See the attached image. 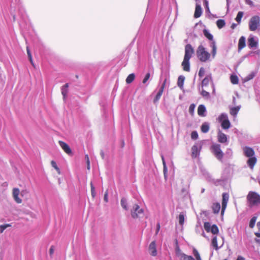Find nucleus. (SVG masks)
<instances>
[{"label":"nucleus","instance_id":"nucleus-1","mask_svg":"<svg viewBox=\"0 0 260 260\" xmlns=\"http://www.w3.org/2000/svg\"><path fill=\"white\" fill-rule=\"evenodd\" d=\"M196 55L199 60L203 62L210 61L211 57L213 59L212 57V52L210 53L202 45H199L197 48Z\"/></svg>","mask_w":260,"mask_h":260},{"label":"nucleus","instance_id":"nucleus-2","mask_svg":"<svg viewBox=\"0 0 260 260\" xmlns=\"http://www.w3.org/2000/svg\"><path fill=\"white\" fill-rule=\"evenodd\" d=\"M192 253L195 258L191 255H188L181 252L179 248L176 249V255L179 257V260H202L199 252L196 248L193 249Z\"/></svg>","mask_w":260,"mask_h":260},{"label":"nucleus","instance_id":"nucleus-3","mask_svg":"<svg viewBox=\"0 0 260 260\" xmlns=\"http://www.w3.org/2000/svg\"><path fill=\"white\" fill-rule=\"evenodd\" d=\"M203 34L211 42L210 43V46L212 48V57L213 58H214L216 54V51H217V47L216 45V42L213 39V35L210 33L208 30L206 29H204L203 30Z\"/></svg>","mask_w":260,"mask_h":260},{"label":"nucleus","instance_id":"nucleus-4","mask_svg":"<svg viewBox=\"0 0 260 260\" xmlns=\"http://www.w3.org/2000/svg\"><path fill=\"white\" fill-rule=\"evenodd\" d=\"M210 150L216 158L220 161H222L223 157V152L221 150L220 145L214 143L210 148Z\"/></svg>","mask_w":260,"mask_h":260},{"label":"nucleus","instance_id":"nucleus-5","mask_svg":"<svg viewBox=\"0 0 260 260\" xmlns=\"http://www.w3.org/2000/svg\"><path fill=\"white\" fill-rule=\"evenodd\" d=\"M247 200L250 206H256L260 204V196L255 192H249L247 196Z\"/></svg>","mask_w":260,"mask_h":260},{"label":"nucleus","instance_id":"nucleus-6","mask_svg":"<svg viewBox=\"0 0 260 260\" xmlns=\"http://www.w3.org/2000/svg\"><path fill=\"white\" fill-rule=\"evenodd\" d=\"M260 27V17L257 15L252 16L249 21V29L255 31Z\"/></svg>","mask_w":260,"mask_h":260},{"label":"nucleus","instance_id":"nucleus-7","mask_svg":"<svg viewBox=\"0 0 260 260\" xmlns=\"http://www.w3.org/2000/svg\"><path fill=\"white\" fill-rule=\"evenodd\" d=\"M144 210L140 207L135 204L131 210V215L133 218H142L144 216Z\"/></svg>","mask_w":260,"mask_h":260},{"label":"nucleus","instance_id":"nucleus-8","mask_svg":"<svg viewBox=\"0 0 260 260\" xmlns=\"http://www.w3.org/2000/svg\"><path fill=\"white\" fill-rule=\"evenodd\" d=\"M218 121L221 123V127L224 129H228L231 126V123L226 113H222L218 117Z\"/></svg>","mask_w":260,"mask_h":260},{"label":"nucleus","instance_id":"nucleus-9","mask_svg":"<svg viewBox=\"0 0 260 260\" xmlns=\"http://www.w3.org/2000/svg\"><path fill=\"white\" fill-rule=\"evenodd\" d=\"M203 146V142L200 141L196 143L191 148V157L196 158L200 155Z\"/></svg>","mask_w":260,"mask_h":260},{"label":"nucleus","instance_id":"nucleus-10","mask_svg":"<svg viewBox=\"0 0 260 260\" xmlns=\"http://www.w3.org/2000/svg\"><path fill=\"white\" fill-rule=\"evenodd\" d=\"M248 46L250 49H255L258 47V39L252 35L248 38Z\"/></svg>","mask_w":260,"mask_h":260},{"label":"nucleus","instance_id":"nucleus-11","mask_svg":"<svg viewBox=\"0 0 260 260\" xmlns=\"http://www.w3.org/2000/svg\"><path fill=\"white\" fill-rule=\"evenodd\" d=\"M194 49L192 46L188 44L185 47V54L184 58L190 59L192 57V54L194 53Z\"/></svg>","mask_w":260,"mask_h":260},{"label":"nucleus","instance_id":"nucleus-12","mask_svg":"<svg viewBox=\"0 0 260 260\" xmlns=\"http://www.w3.org/2000/svg\"><path fill=\"white\" fill-rule=\"evenodd\" d=\"M229 199V194L226 192L222 193L221 214L223 215L226 207L228 202Z\"/></svg>","mask_w":260,"mask_h":260},{"label":"nucleus","instance_id":"nucleus-13","mask_svg":"<svg viewBox=\"0 0 260 260\" xmlns=\"http://www.w3.org/2000/svg\"><path fill=\"white\" fill-rule=\"evenodd\" d=\"M244 154L248 157H253L254 155V151L253 149L249 147L246 146L243 148Z\"/></svg>","mask_w":260,"mask_h":260},{"label":"nucleus","instance_id":"nucleus-14","mask_svg":"<svg viewBox=\"0 0 260 260\" xmlns=\"http://www.w3.org/2000/svg\"><path fill=\"white\" fill-rule=\"evenodd\" d=\"M60 146L64 150V151L69 155L72 154V150L69 146L65 142L59 141L58 142Z\"/></svg>","mask_w":260,"mask_h":260},{"label":"nucleus","instance_id":"nucleus-15","mask_svg":"<svg viewBox=\"0 0 260 260\" xmlns=\"http://www.w3.org/2000/svg\"><path fill=\"white\" fill-rule=\"evenodd\" d=\"M217 139L218 141L221 143H225L228 142L227 136L221 131H219L217 134Z\"/></svg>","mask_w":260,"mask_h":260},{"label":"nucleus","instance_id":"nucleus-16","mask_svg":"<svg viewBox=\"0 0 260 260\" xmlns=\"http://www.w3.org/2000/svg\"><path fill=\"white\" fill-rule=\"evenodd\" d=\"M149 252L152 256H156L157 255V250L156 243L155 241H152L149 246Z\"/></svg>","mask_w":260,"mask_h":260},{"label":"nucleus","instance_id":"nucleus-17","mask_svg":"<svg viewBox=\"0 0 260 260\" xmlns=\"http://www.w3.org/2000/svg\"><path fill=\"white\" fill-rule=\"evenodd\" d=\"M189 59L183 58V60L181 63V66L184 71L186 72L190 71V62Z\"/></svg>","mask_w":260,"mask_h":260},{"label":"nucleus","instance_id":"nucleus-18","mask_svg":"<svg viewBox=\"0 0 260 260\" xmlns=\"http://www.w3.org/2000/svg\"><path fill=\"white\" fill-rule=\"evenodd\" d=\"M207 110L204 105H200L198 108V114L200 116L205 117L206 116Z\"/></svg>","mask_w":260,"mask_h":260},{"label":"nucleus","instance_id":"nucleus-19","mask_svg":"<svg viewBox=\"0 0 260 260\" xmlns=\"http://www.w3.org/2000/svg\"><path fill=\"white\" fill-rule=\"evenodd\" d=\"M20 191L18 188H14L13 190V196L14 200L17 203H21L22 202L21 199H20L18 196L19 194Z\"/></svg>","mask_w":260,"mask_h":260},{"label":"nucleus","instance_id":"nucleus-20","mask_svg":"<svg viewBox=\"0 0 260 260\" xmlns=\"http://www.w3.org/2000/svg\"><path fill=\"white\" fill-rule=\"evenodd\" d=\"M246 39L244 36L240 38L238 42V51H240L246 46Z\"/></svg>","mask_w":260,"mask_h":260},{"label":"nucleus","instance_id":"nucleus-21","mask_svg":"<svg viewBox=\"0 0 260 260\" xmlns=\"http://www.w3.org/2000/svg\"><path fill=\"white\" fill-rule=\"evenodd\" d=\"M202 14V9L200 4H197L196 6V9L194 14V17L195 18L200 17Z\"/></svg>","mask_w":260,"mask_h":260},{"label":"nucleus","instance_id":"nucleus-22","mask_svg":"<svg viewBox=\"0 0 260 260\" xmlns=\"http://www.w3.org/2000/svg\"><path fill=\"white\" fill-rule=\"evenodd\" d=\"M257 159L255 157H250L247 160V165L251 169H253L254 165L256 162Z\"/></svg>","mask_w":260,"mask_h":260},{"label":"nucleus","instance_id":"nucleus-23","mask_svg":"<svg viewBox=\"0 0 260 260\" xmlns=\"http://www.w3.org/2000/svg\"><path fill=\"white\" fill-rule=\"evenodd\" d=\"M68 87H69V84L66 83L65 85H64L63 86H62V87L61 88V94L63 96V100H65L66 96H67V94L68 93Z\"/></svg>","mask_w":260,"mask_h":260},{"label":"nucleus","instance_id":"nucleus-24","mask_svg":"<svg viewBox=\"0 0 260 260\" xmlns=\"http://www.w3.org/2000/svg\"><path fill=\"white\" fill-rule=\"evenodd\" d=\"M241 108V106L239 105L236 107H232L230 108V114L234 117H236Z\"/></svg>","mask_w":260,"mask_h":260},{"label":"nucleus","instance_id":"nucleus-25","mask_svg":"<svg viewBox=\"0 0 260 260\" xmlns=\"http://www.w3.org/2000/svg\"><path fill=\"white\" fill-rule=\"evenodd\" d=\"M220 208V205L219 203H214L213 204L212 206L213 212L215 214L219 213Z\"/></svg>","mask_w":260,"mask_h":260},{"label":"nucleus","instance_id":"nucleus-26","mask_svg":"<svg viewBox=\"0 0 260 260\" xmlns=\"http://www.w3.org/2000/svg\"><path fill=\"white\" fill-rule=\"evenodd\" d=\"M201 131L203 133H207L209 130V124L208 122H204L201 127Z\"/></svg>","mask_w":260,"mask_h":260},{"label":"nucleus","instance_id":"nucleus-27","mask_svg":"<svg viewBox=\"0 0 260 260\" xmlns=\"http://www.w3.org/2000/svg\"><path fill=\"white\" fill-rule=\"evenodd\" d=\"M164 89H163V87H160L158 92L156 93V95L154 99V102L155 103L157 102L160 98Z\"/></svg>","mask_w":260,"mask_h":260},{"label":"nucleus","instance_id":"nucleus-28","mask_svg":"<svg viewBox=\"0 0 260 260\" xmlns=\"http://www.w3.org/2000/svg\"><path fill=\"white\" fill-rule=\"evenodd\" d=\"M164 89H163V87H160L158 92L156 93V95L154 99V102L155 103L157 102L160 98Z\"/></svg>","mask_w":260,"mask_h":260},{"label":"nucleus","instance_id":"nucleus-29","mask_svg":"<svg viewBox=\"0 0 260 260\" xmlns=\"http://www.w3.org/2000/svg\"><path fill=\"white\" fill-rule=\"evenodd\" d=\"M211 79V75L209 74L207 75L202 81V86H207L209 83L210 80Z\"/></svg>","mask_w":260,"mask_h":260},{"label":"nucleus","instance_id":"nucleus-30","mask_svg":"<svg viewBox=\"0 0 260 260\" xmlns=\"http://www.w3.org/2000/svg\"><path fill=\"white\" fill-rule=\"evenodd\" d=\"M121 207L125 210H128L127 200L125 198H122L120 201Z\"/></svg>","mask_w":260,"mask_h":260},{"label":"nucleus","instance_id":"nucleus-31","mask_svg":"<svg viewBox=\"0 0 260 260\" xmlns=\"http://www.w3.org/2000/svg\"><path fill=\"white\" fill-rule=\"evenodd\" d=\"M135 78V75L134 73L129 74L126 79V82L127 84L131 83Z\"/></svg>","mask_w":260,"mask_h":260},{"label":"nucleus","instance_id":"nucleus-32","mask_svg":"<svg viewBox=\"0 0 260 260\" xmlns=\"http://www.w3.org/2000/svg\"><path fill=\"white\" fill-rule=\"evenodd\" d=\"M184 80L185 77L183 76H180L178 77L177 84L179 87L181 88L183 87Z\"/></svg>","mask_w":260,"mask_h":260},{"label":"nucleus","instance_id":"nucleus-33","mask_svg":"<svg viewBox=\"0 0 260 260\" xmlns=\"http://www.w3.org/2000/svg\"><path fill=\"white\" fill-rule=\"evenodd\" d=\"M216 25L218 28L221 29L225 25V22L223 19H218L216 21Z\"/></svg>","mask_w":260,"mask_h":260},{"label":"nucleus","instance_id":"nucleus-34","mask_svg":"<svg viewBox=\"0 0 260 260\" xmlns=\"http://www.w3.org/2000/svg\"><path fill=\"white\" fill-rule=\"evenodd\" d=\"M212 246L216 249L218 250L219 247L218 246L217 240L216 236H214L212 240Z\"/></svg>","mask_w":260,"mask_h":260},{"label":"nucleus","instance_id":"nucleus-35","mask_svg":"<svg viewBox=\"0 0 260 260\" xmlns=\"http://www.w3.org/2000/svg\"><path fill=\"white\" fill-rule=\"evenodd\" d=\"M231 82L233 84H237L239 82V79L237 75H232L230 77Z\"/></svg>","mask_w":260,"mask_h":260},{"label":"nucleus","instance_id":"nucleus-36","mask_svg":"<svg viewBox=\"0 0 260 260\" xmlns=\"http://www.w3.org/2000/svg\"><path fill=\"white\" fill-rule=\"evenodd\" d=\"M161 157L162 164H163L164 174L165 177H166V174H167V171H168L167 168L164 156L162 155H161Z\"/></svg>","mask_w":260,"mask_h":260},{"label":"nucleus","instance_id":"nucleus-37","mask_svg":"<svg viewBox=\"0 0 260 260\" xmlns=\"http://www.w3.org/2000/svg\"><path fill=\"white\" fill-rule=\"evenodd\" d=\"M243 16V12L240 11L238 13L237 15L235 18V20L239 24L241 22V19Z\"/></svg>","mask_w":260,"mask_h":260},{"label":"nucleus","instance_id":"nucleus-38","mask_svg":"<svg viewBox=\"0 0 260 260\" xmlns=\"http://www.w3.org/2000/svg\"><path fill=\"white\" fill-rule=\"evenodd\" d=\"M210 232H211L213 234H217L219 232V230L216 224H213L212 225Z\"/></svg>","mask_w":260,"mask_h":260},{"label":"nucleus","instance_id":"nucleus-39","mask_svg":"<svg viewBox=\"0 0 260 260\" xmlns=\"http://www.w3.org/2000/svg\"><path fill=\"white\" fill-rule=\"evenodd\" d=\"M257 217L256 216L252 217L249 222V226L250 228H253L255 224Z\"/></svg>","mask_w":260,"mask_h":260},{"label":"nucleus","instance_id":"nucleus-40","mask_svg":"<svg viewBox=\"0 0 260 260\" xmlns=\"http://www.w3.org/2000/svg\"><path fill=\"white\" fill-rule=\"evenodd\" d=\"M211 224L209 222H205L204 223V227L207 232H209L211 228Z\"/></svg>","mask_w":260,"mask_h":260},{"label":"nucleus","instance_id":"nucleus-41","mask_svg":"<svg viewBox=\"0 0 260 260\" xmlns=\"http://www.w3.org/2000/svg\"><path fill=\"white\" fill-rule=\"evenodd\" d=\"M26 50H27V55H28V58H29V60L30 62H31V64L32 66H34V62H33V60H32V56H31V54L30 51L28 47H27Z\"/></svg>","mask_w":260,"mask_h":260},{"label":"nucleus","instance_id":"nucleus-42","mask_svg":"<svg viewBox=\"0 0 260 260\" xmlns=\"http://www.w3.org/2000/svg\"><path fill=\"white\" fill-rule=\"evenodd\" d=\"M184 222V215L181 213L179 215V223L180 225H182Z\"/></svg>","mask_w":260,"mask_h":260},{"label":"nucleus","instance_id":"nucleus-43","mask_svg":"<svg viewBox=\"0 0 260 260\" xmlns=\"http://www.w3.org/2000/svg\"><path fill=\"white\" fill-rule=\"evenodd\" d=\"M196 105L194 104H191L189 107V113L191 115H193L194 111Z\"/></svg>","mask_w":260,"mask_h":260},{"label":"nucleus","instance_id":"nucleus-44","mask_svg":"<svg viewBox=\"0 0 260 260\" xmlns=\"http://www.w3.org/2000/svg\"><path fill=\"white\" fill-rule=\"evenodd\" d=\"M198 134L197 131H193L191 134V138L193 140H197L198 138Z\"/></svg>","mask_w":260,"mask_h":260},{"label":"nucleus","instance_id":"nucleus-45","mask_svg":"<svg viewBox=\"0 0 260 260\" xmlns=\"http://www.w3.org/2000/svg\"><path fill=\"white\" fill-rule=\"evenodd\" d=\"M254 76H255V75L254 73H251L249 75H247L245 77L244 80H245V81H248L253 79L254 77Z\"/></svg>","mask_w":260,"mask_h":260},{"label":"nucleus","instance_id":"nucleus-46","mask_svg":"<svg viewBox=\"0 0 260 260\" xmlns=\"http://www.w3.org/2000/svg\"><path fill=\"white\" fill-rule=\"evenodd\" d=\"M150 74L149 73H147L144 78L143 79V84H146L147 83V82L148 81V80H149V79L150 78Z\"/></svg>","mask_w":260,"mask_h":260},{"label":"nucleus","instance_id":"nucleus-47","mask_svg":"<svg viewBox=\"0 0 260 260\" xmlns=\"http://www.w3.org/2000/svg\"><path fill=\"white\" fill-rule=\"evenodd\" d=\"M205 73V70L203 67H202L200 69L199 72V76L200 77H202Z\"/></svg>","mask_w":260,"mask_h":260},{"label":"nucleus","instance_id":"nucleus-48","mask_svg":"<svg viewBox=\"0 0 260 260\" xmlns=\"http://www.w3.org/2000/svg\"><path fill=\"white\" fill-rule=\"evenodd\" d=\"M51 164L52 167H53L58 173H59V169L57 167L56 162L54 160H52L51 162Z\"/></svg>","mask_w":260,"mask_h":260},{"label":"nucleus","instance_id":"nucleus-49","mask_svg":"<svg viewBox=\"0 0 260 260\" xmlns=\"http://www.w3.org/2000/svg\"><path fill=\"white\" fill-rule=\"evenodd\" d=\"M168 82V79L167 76H165L164 78V80L163 81V82L160 86V87H163V89H164L165 86Z\"/></svg>","mask_w":260,"mask_h":260},{"label":"nucleus","instance_id":"nucleus-50","mask_svg":"<svg viewBox=\"0 0 260 260\" xmlns=\"http://www.w3.org/2000/svg\"><path fill=\"white\" fill-rule=\"evenodd\" d=\"M225 154L226 155L228 156V157H231L232 156L233 152L231 148H228Z\"/></svg>","mask_w":260,"mask_h":260},{"label":"nucleus","instance_id":"nucleus-51","mask_svg":"<svg viewBox=\"0 0 260 260\" xmlns=\"http://www.w3.org/2000/svg\"><path fill=\"white\" fill-rule=\"evenodd\" d=\"M257 226L258 229V232L255 233V235L257 237L260 238V221L257 223Z\"/></svg>","mask_w":260,"mask_h":260},{"label":"nucleus","instance_id":"nucleus-52","mask_svg":"<svg viewBox=\"0 0 260 260\" xmlns=\"http://www.w3.org/2000/svg\"><path fill=\"white\" fill-rule=\"evenodd\" d=\"M201 94L204 97H207L208 98L209 96V93L204 90H202L201 92Z\"/></svg>","mask_w":260,"mask_h":260},{"label":"nucleus","instance_id":"nucleus-53","mask_svg":"<svg viewBox=\"0 0 260 260\" xmlns=\"http://www.w3.org/2000/svg\"><path fill=\"white\" fill-rule=\"evenodd\" d=\"M9 226L8 224L2 225L0 226V232L3 233L4 231Z\"/></svg>","mask_w":260,"mask_h":260},{"label":"nucleus","instance_id":"nucleus-54","mask_svg":"<svg viewBox=\"0 0 260 260\" xmlns=\"http://www.w3.org/2000/svg\"><path fill=\"white\" fill-rule=\"evenodd\" d=\"M104 200L106 202H108V192L106 191L104 194Z\"/></svg>","mask_w":260,"mask_h":260},{"label":"nucleus","instance_id":"nucleus-55","mask_svg":"<svg viewBox=\"0 0 260 260\" xmlns=\"http://www.w3.org/2000/svg\"><path fill=\"white\" fill-rule=\"evenodd\" d=\"M245 3L249 5H250V6H252L253 4V3L252 1L251 0H245Z\"/></svg>","mask_w":260,"mask_h":260},{"label":"nucleus","instance_id":"nucleus-56","mask_svg":"<svg viewBox=\"0 0 260 260\" xmlns=\"http://www.w3.org/2000/svg\"><path fill=\"white\" fill-rule=\"evenodd\" d=\"M54 246H52L50 249H49V253H50V254L51 255L53 253H54Z\"/></svg>","mask_w":260,"mask_h":260},{"label":"nucleus","instance_id":"nucleus-57","mask_svg":"<svg viewBox=\"0 0 260 260\" xmlns=\"http://www.w3.org/2000/svg\"><path fill=\"white\" fill-rule=\"evenodd\" d=\"M206 3H207L206 7H205L206 12H210L209 8L208 6V2L207 1H206Z\"/></svg>","mask_w":260,"mask_h":260},{"label":"nucleus","instance_id":"nucleus-58","mask_svg":"<svg viewBox=\"0 0 260 260\" xmlns=\"http://www.w3.org/2000/svg\"><path fill=\"white\" fill-rule=\"evenodd\" d=\"M86 157L87 158V165H88L87 169H90L89 160V157L87 155H86Z\"/></svg>","mask_w":260,"mask_h":260},{"label":"nucleus","instance_id":"nucleus-59","mask_svg":"<svg viewBox=\"0 0 260 260\" xmlns=\"http://www.w3.org/2000/svg\"><path fill=\"white\" fill-rule=\"evenodd\" d=\"M237 260H245V258L242 256H238Z\"/></svg>","mask_w":260,"mask_h":260},{"label":"nucleus","instance_id":"nucleus-60","mask_svg":"<svg viewBox=\"0 0 260 260\" xmlns=\"http://www.w3.org/2000/svg\"><path fill=\"white\" fill-rule=\"evenodd\" d=\"M237 24L235 23H233L232 25H231V28L232 29H234L236 28V27L237 26Z\"/></svg>","mask_w":260,"mask_h":260},{"label":"nucleus","instance_id":"nucleus-61","mask_svg":"<svg viewBox=\"0 0 260 260\" xmlns=\"http://www.w3.org/2000/svg\"><path fill=\"white\" fill-rule=\"evenodd\" d=\"M101 155L103 159H104L105 157V154L103 151H101Z\"/></svg>","mask_w":260,"mask_h":260},{"label":"nucleus","instance_id":"nucleus-62","mask_svg":"<svg viewBox=\"0 0 260 260\" xmlns=\"http://www.w3.org/2000/svg\"><path fill=\"white\" fill-rule=\"evenodd\" d=\"M159 229H160V225H159V223H157V229H156V234L158 233L159 230Z\"/></svg>","mask_w":260,"mask_h":260},{"label":"nucleus","instance_id":"nucleus-63","mask_svg":"<svg viewBox=\"0 0 260 260\" xmlns=\"http://www.w3.org/2000/svg\"><path fill=\"white\" fill-rule=\"evenodd\" d=\"M91 195L93 197H94L95 196V192L94 190L92 189L91 190Z\"/></svg>","mask_w":260,"mask_h":260},{"label":"nucleus","instance_id":"nucleus-64","mask_svg":"<svg viewBox=\"0 0 260 260\" xmlns=\"http://www.w3.org/2000/svg\"><path fill=\"white\" fill-rule=\"evenodd\" d=\"M230 1V0H226V4H227V6H228V7H229Z\"/></svg>","mask_w":260,"mask_h":260}]
</instances>
